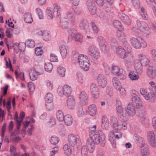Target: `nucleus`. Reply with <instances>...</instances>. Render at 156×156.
<instances>
[{
    "label": "nucleus",
    "instance_id": "obj_26",
    "mask_svg": "<svg viewBox=\"0 0 156 156\" xmlns=\"http://www.w3.org/2000/svg\"><path fill=\"white\" fill-rule=\"evenodd\" d=\"M109 121L107 117L105 116H103L102 119V123L101 126L104 130L107 129L109 126Z\"/></svg>",
    "mask_w": 156,
    "mask_h": 156
},
{
    "label": "nucleus",
    "instance_id": "obj_54",
    "mask_svg": "<svg viewBox=\"0 0 156 156\" xmlns=\"http://www.w3.org/2000/svg\"><path fill=\"white\" fill-rule=\"evenodd\" d=\"M50 141L52 144L55 145L59 142V140L57 137L54 136L51 137Z\"/></svg>",
    "mask_w": 156,
    "mask_h": 156
},
{
    "label": "nucleus",
    "instance_id": "obj_14",
    "mask_svg": "<svg viewBox=\"0 0 156 156\" xmlns=\"http://www.w3.org/2000/svg\"><path fill=\"white\" fill-rule=\"evenodd\" d=\"M109 140L112 143L115 144L116 141L115 139L116 138L119 139L121 138L122 136V133L120 132H117L115 134L112 132H110L109 134Z\"/></svg>",
    "mask_w": 156,
    "mask_h": 156
},
{
    "label": "nucleus",
    "instance_id": "obj_42",
    "mask_svg": "<svg viewBox=\"0 0 156 156\" xmlns=\"http://www.w3.org/2000/svg\"><path fill=\"white\" fill-rule=\"evenodd\" d=\"M56 116L57 119L59 121H63L65 118L63 113L61 110H58L56 113Z\"/></svg>",
    "mask_w": 156,
    "mask_h": 156
},
{
    "label": "nucleus",
    "instance_id": "obj_3",
    "mask_svg": "<svg viewBox=\"0 0 156 156\" xmlns=\"http://www.w3.org/2000/svg\"><path fill=\"white\" fill-rule=\"evenodd\" d=\"M123 46H119L116 48V52L118 56L123 58L126 56V53H129L131 51V48L129 44L127 41H124L122 44Z\"/></svg>",
    "mask_w": 156,
    "mask_h": 156
},
{
    "label": "nucleus",
    "instance_id": "obj_48",
    "mask_svg": "<svg viewBox=\"0 0 156 156\" xmlns=\"http://www.w3.org/2000/svg\"><path fill=\"white\" fill-rule=\"evenodd\" d=\"M101 50L104 53H107L109 50V47L107 42L99 47Z\"/></svg>",
    "mask_w": 156,
    "mask_h": 156
},
{
    "label": "nucleus",
    "instance_id": "obj_45",
    "mask_svg": "<svg viewBox=\"0 0 156 156\" xmlns=\"http://www.w3.org/2000/svg\"><path fill=\"white\" fill-rule=\"evenodd\" d=\"M45 85L49 90H52L53 88V84L51 81L47 80L45 81Z\"/></svg>",
    "mask_w": 156,
    "mask_h": 156
},
{
    "label": "nucleus",
    "instance_id": "obj_27",
    "mask_svg": "<svg viewBox=\"0 0 156 156\" xmlns=\"http://www.w3.org/2000/svg\"><path fill=\"white\" fill-rule=\"evenodd\" d=\"M97 110V108L96 106L94 104H92L89 106L88 112L90 115L94 116L96 114Z\"/></svg>",
    "mask_w": 156,
    "mask_h": 156
},
{
    "label": "nucleus",
    "instance_id": "obj_13",
    "mask_svg": "<svg viewBox=\"0 0 156 156\" xmlns=\"http://www.w3.org/2000/svg\"><path fill=\"white\" fill-rule=\"evenodd\" d=\"M130 42L132 45L135 48L139 49L142 47V45L140 40L132 37L130 38Z\"/></svg>",
    "mask_w": 156,
    "mask_h": 156
},
{
    "label": "nucleus",
    "instance_id": "obj_36",
    "mask_svg": "<svg viewBox=\"0 0 156 156\" xmlns=\"http://www.w3.org/2000/svg\"><path fill=\"white\" fill-rule=\"evenodd\" d=\"M90 66V63L89 62V60H87L86 61L83 62L80 66L85 71H87L89 70Z\"/></svg>",
    "mask_w": 156,
    "mask_h": 156
},
{
    "label": "nucleus",
    "instance_id": "obj_21",
    "mask_svg": "<svg viewBox=\"0 0 156 156\" xmlns=\"http://www.w3.org/2000/svg\"><path fill=\"white\" fill-rule=\"evenodd\" d=\"M149 83L151 85L149 88V90H151L150 95L154 98L155 97H156V83L152 81L150 82Z\"/></svg>",
    "mask_w": 156,
    "mask_h": 156
},
{
    "label": "nucleus",
    "instance_id": "obj_4",
    "mask_svg": "<svg viewBox=\"0 0 156 156\" xmlns=\"http://www.w3.org/2000/svg\"><path fill=\"white\" fill-rule=\"evenodd\" d=\"M88 51L91 58V61L95 64H97L98 63V58L100 57L98 48L94 45H91L89 47Z\"/></svg>",
    "mask_w": 156,
    "mask_h": 156
},
{
    "label": "nucleus",
    "instance_id": "obj_24",
    "mask_svg": "<svg viewBox=\"0 0 156 156\" xmlns=\"http://www.w3.org/2000/svg\"><path fill=\"white\" fill-rule=\"evenodd\" d=\"M147 74L151 78H154L156 76V68L154 67L150 66L147 71Z\"/></svg>",
    "mask_w": 156,
    "mask_h": 156
},
{
    "label": "nucleus",
    "instance_id": "obj_63",
    "mask_svg": "<svg viewBox=\"0 0 156 156\" xmlns=\"http://www.w3.org/2000/svg\"><path fill=\"white\" fill-rule=\"evenodd\" d=\"M147 135L149 140L156 138L154 133L152 131H149Z\"/></svg>",
    "mask_w": 156,
    "mask_h": 156
},
{
    "label": "nucleus",
    "instance_id": "obj_39",
    "mask_svg": "<svg viewBox=\"0 0 156 156\" xmlns=\"http://www.w3.org/2000/svg\"><path fill=\"white\" fill-rule=\"evenodd\" d=\"M119 76L120 79H125L126 78V73L122 69H119L118 73L116 75Z\"/></svg>",
    "mask_w": 156,
    "mask_h": 156
},
{
    "label": "nucleus",
    "instance_id": "obj_5",
    "mask_svg": "<svg viewBox=\"0 0 156 156\" xmlns=\"http://www.w3.org/2000/svg\"><path fill=\"white\" fill-rule=\"evenodd\" d=\"M111 123L113 128L115 130H119L121 129H125L126 128V124L125 120H119V121L115 117H112L111 118Z\"/></svg>",
    "mask_w": 156,
    "mask_h": 156
},
{
    "label": "nucleus",
    "instance_id": "obj_16",
    "mask_svg": "<svg viewBox=\"0 0 156 156\" xmlns=\"http://www.w3.org/2000/svg\"><path fill=\"white\" fill-rule=\"evenodd\" d=\"M90 90L93 97L94 98H98L100 97L98 89L96 84L92 83L91 84Z\"/></svg>",
    "mask_w": 156,
    "mask_h": 156
},
{
    "label": "nucleus",
    "instance_id": "obj_61",
    "mask_svg": "<svg viewBox=\"0 0 156 156\" xmlns=\"http://www.w3.org/2000/svg\"><path fill=\"white\" fill-rule=\"evenodd\" d=\"M132 65V61L131 60H126L125 61V65L127 69H130Z\"/></svg>",
    "mask_w": 156,
    "mask_h": 156
},
{
    "label": "nucleus",
    "instance_id": "obj_28",
    "mask_svg": "<svg viewBox=\"0 0 156 156\" xmlns=\"http://www.w3.org/2000/svg\"><path fill=\"white\" fill-rule=\"evenodd\" d=\"M88 60V57L86 55H80L77 58L76 60V62L80 66L84 62Z\"/></svg>",
    "mask_w": 156,
    "mask_h": 156
},
{
    "label": "nucleus",
    "instance_id": "obj_50",
    "mask_svg": "<svg viewBox=\"0 0 156 156\" xmlns=\"http://www.w3.org/2000/svg\"><path fill=\"white\" fill-rule=\"evenodd\" d=\"M145 113H144L143 115H142L140 113L139 114L140 117L142 119V121H144V123L145 124L146 127H148L149 124V121L148 119H146L145 117Z\"/></svg>",
    "mask_w": 156,
    "mask_h": 156
},
{
    "label": "nucleus",
    "instance_id": "obj_56",
    "mask_svg": "<svg viewBox=\"0 0 156 156\" xmlns=\"http://www.w3.org/2000/svg\"><path fill=\"white\" fill-rule=\"evenodd\" d=\"M36 12L38 15L40 19H43L44 18V14L42 10L40 8H37Z\"/></svg>",
    "mask_w": 156,
    "mask_h": 156
},
{
    "label": "nucleus",
    "instance_id": "obj_46",
    "mask_svg": "<svg viewBox=\"0 0 156 156\" xmlns=\"http://www.w3.org/2000/svg\"><path fill=\"white\" fill-rule=\"evenodd\" d=\"M77 80L78 83L81 84H83L84 82L83 77L80 73H77Z\"/></svg>",
    "mask_w": 156,
    "mask_h": 156
},
{
    "label": "nucleus",
    "instance_id": "obj_47",
    "mask_svg": "<svg viewBox=\"0 0 156 156\" xmlns=\"http://www.w3.org/2000/svg\"><path fill=\"white\" fill-rule=\"evenodd\" d=\"M53 66L52 64L50 62H47L45 63L44 69L45 71L48 72H51L53 69Z\"/></svg>",
    "mask_w": 156,
    "mask_h": 156
},
{
    "label": "nucleus",
    "instance_id": "obj_32",
    "mask_svg": "<svg viewBox=\"0 0 156 156\" xmlns=\"http://www.w3.org/2000/svg\"><path fill=\"white\" fill-rule=\"evenodd\" d=\"M59 48L62 58H66L67 54V49L66 46L64 45H61L59 46Z\"/></svg>",
    "mask_w": 156,
    "mask_h": 156
},
{
    "label": "nucleus",
    "instance_id": "obj_15",
    "mask_svg": "<svg viewBox=\"0 0 156 156\" xmlns=\"http://www.w3.org/2000/svg\"><path fill=\"white\" fill-rule=\"evenodd\" d=\"M116 108L118 113L119 114V120H123L122 119L120 118V116L124 113L126 112L125 111H123V108L122 107V106L121 104L120 101L118 100L116 101Z\"/></svg>",
    "mask_w": 156,
    "mask_h": 156
},
{
    "label": "nucleus",
    "instance_id": "obj_40",
    "mask_svg": "<svg viewBox=\"0 0 156 156\" xmlns=\"http://www.w3.org/2000/svg\"><path fill=\"white\" fill-rule=\"evenodd\" d=\"M26 45L28 47L33 48L35 46V43L34 40L31 39L27 40L25 42Z\"/></svg>",
    "mask_w": 156,
    "mask_h": 156
},
{
    "label": "nucleus",
    "instance_id": "obj_18",
    "mask_svg": "<svg viewBox=\"0 0 156 156\" xmlns=\"http://www.w3.org/2000/svg\"><path fill=\"white\" fill-rule=\"evenodd\" d=\"M136 109H140L142 107V104L140 98H132L131 103Z\"/></svg>",
    "mask_w": 156,
    "mask_h": 156
},
{
    "label": "nucleus",
    "instance_id": "obj_9",
    "mask_svg": "<svg viewBox=\"0 0 156 156\" xmlns=\"http://www.w3.org/2000/svg\"><path fill=\"white\" fill-rule=\"evenodd\" d=\"M145 29H143V33L146 36L148 35L151 33V30H154L156 31V23L155 22L149 23H146L144 26Z\"/></svg>",
    "mask_w": 156,
    "mask_h": 156
},
{
    "label": "nucleus",
    "instance_id": "obj_20",
    "mask_svg": "<svg viewBox=\"0 0 156 156\" xmlns=\"http://www.w3.org/2000/svg\"><path fill=\"white\" fill-rule=\"evenodd\" d=\"M119 16L121 20L125 24L127 25H130L131 23V21L129 16L124 13L120 12L119 13Z\"/></svg>",
    "mask_w": 156,
    "mask_h": 156
},
{
    "label": "nucleus",
    "instance_id": "obj_35",
    "mask_svg": "<svg viewBox=\"0 0 156 156\" xmlns=\"http://www.w3.org/2000/svg\"><path fill=\"white\" fill-rule=\"evenodd\" d=\"M140 92L141 94L144 97L154 98L153 96L150 95V93L151 92V90H149V92H147V91L144 88H140Z\"/></svg>",
    "mask_w": 156,
    "mask_h": 156
},
{
    "label": "nucleus",
    "instance_id": "obj_17",
    "mask_svg": "<svg viewBox=\"0 0 156 156\" xmlns=\"http://www.w3.org/2000/svg\"><path fill=\"white\" fill-rule=\"evenodd\" d=\"M52 10L53 15L56 16V17L60 18L61 17V9L59 6L57 4H54L53 5Z\"/></svg>",
    "mask_w": 156,
    "mask_h": 156
},
{
    "label": "nucleus",
    "instance_id": "obj_12",
    "mask_svg": "<svg viewBox=\"0 0 156 156\" xmlns=\"http://www.w3.org/2000/svg\"><path fill=\"white\" fill-rule=\"evenodd\" d=\"M98 85L102 87H105L107 84V79L105 76L102 74H99L97 78Z\"/></svg>",
    "mask_w": 156,
    "mask_h": 156
},
{
    "label": "nucleus",
    "instance_id": "obj_23",
    "mask_svg": "<svg viewBox=\"0 0 156 156\" xmlns=\"http://www.w3.org/2000/svg\"><path fill=\"white\" fill-rule=\"evenodd\" d=\"M142 65L143 64L139 60L135 61L134 69L139 74H141L143 72Z\"/></svg>",
    "mask_w": 156,
    "mask_h": 156
},
{
    "label": "nucleus",
    "instance_id": "obj_49",
    "mask_svg": "<svg viewBox=\"0 0 156 156\" xmlns=\"http://www.w3.org/2000/svg\"><path fill=\"white\" fill-rule=\"evenodd\" d=\"M129 76L132 80H136L138 79L139 77L138 75L136 74L134 72L131 71L129 74Z\"/></svg>",
    "mask_w": 156,
    "mask_h": 156
},
{
    "label": "nucleus",
    "instance_id": "obj_55",
    "mask_svg": "<svg viewBox=\"0 0 156 156\" xmlns=\"http://www.w3.org/2000/svg\"><path fill=\"white\" fill-rule=\"evenodd\" d=\"M97 41L99 47L106 42L104 39V38L101 36H99L98 37Z\"/></svg>",
    "mask_w": 156,
    "mask_h": 156
},
{
    "label": "nucleus",
    "instance_id": "obj_2",
    "mask_svg": "<svg viewBox=\"0 0 156 156\" xmlns=\"http://www.w3.org/2000/svg\"><path fill=\"white\" fill-rule=\"evenodd\" d=\"M76 23V17L72 11H69L65 14L64 18L61 19L60 23L61 27L63 28H66L68 24L75 25Z\"/></svg>",
    "mask_w": 156,
    "mask_h": 156
},
{
    "label": "nucleus",
    "instance_id": "obj_29",
    "mask_svg": "<svg viewBox=\"0 0 156 156\" xmlns=\"http://www.w3.org/2000/svg\"><path fill=\"white\" fill-rule=\"evenodd\" d=\"M139 9V12L142 18L145 20H147L148 19V16L145 9L143 6H140Z\"/></svg>",
    "mask_w": 156,
    "mask_h": 156
},
{
    "label": "nucleus",
    "instance_id": "obj_8",
    "mask_svg": "<svg viewBox=\"0 0 156 156\" xmlns=\"http://www.w3.org/2000/svg\"><path fill=\"white\" fill-rule=\"evenodd\" d=\"M68 141L71 147H76L77 144L80 141V138L77 134H70L68 136Z\"/></svg>",
    "mask_w": 156,
    "mask_h": 156
},
{
    "label": "nucleus",
    "instance_id": "obj_59",
    "mask_svg": "<svg viewBox=\"0 0 156 156\" xmlns=\"http://www.w3.org/2000/svg\"><path fill=\"white\" fill-rule=\"evenodd\" d=\"M50 60L52 62H57L58 61L57 56L54 53H51Z\"/></svg>",
    "mask_w": 156,
    "mask_h": 156
},
{
    "label": "nucleus",
    "instance_id": "obj_53",
    "mask_svg": "<svg viewBox=\"0 0 156 156\" xmlns=\"http://www.w3.org/2000/svg\"><path fill=\"white\" fill-rule=\"evenodd\" d=\"M73 37L76 41L79 42H83V36L80 33H78Z\"/></svg>",
    "mask_w": 156,
    "mask_h": 156
},
{
    "label": "nucleus",
    "instance_id": "obj_51",
    "mask_svg": "<svg viewBox=\"0 0 156 156\" xmlns=\"http://www.w3.org/2000/svg\"><path fill=\"white\" fill-rule=\"evenodd\" d=\"M42 36L43 39L45 41H48L50 39L49 33L47 30H44L43 32Z\"/></svg>",
    "mask_w": 156,
    "mask_h": 156
},
{
    "label": "nucleus",
    "instance_id": "obj_19",
    "mask_svg": "<svg viewBox=\"0 0 156 156\" xmlns=\"http://www.w3.org/2000/svg\"><path fill=\"white\" fill-rule=\"evenodd\" d=\"M138 58L140 60V62L142 63L144 65L146 66L149 65L150 61L144 54H140L138 55Z\"/></svg>",
    "mask_w": 156,
    "mask_h": 156
},
{
    "label": "nucleus",
    "instance_id": "obj_37",
    "mask_svg": "<svg viewBox=\"0 0 156 156\" xmlns=\"http://www.w3.org/2000/svg\"><path fill=\"white\" fill-rule=\"evenodd\" d=\"M75 100L74 98H68L67 101V105L69 109H73L75 106Z\"/></svg>",
    "mask_w": 156,
    "mask_h": 156
},
{
    "label": "nucleus",
    "instance_id": "obj_34",
    "mask_svg": "<svg viewBox=\"0 0 156 156\" xmlns=\"http://www.w3.org/2000/svg\"><path fill=\"white\" fill-rule=\"evenodd\" d=\"M24 21L27 23H31L33 22V19L31 14L29 12L25 13L23 16Z\"/></svg>",
    "mask_w": 156,
    "mask_h": 156
},
{
    "label": "nucleus",
    "instance_id": "obj_62",
    "mask_svg": "<svg viewBox=\"0 0 156 156\" xmlns=\"http://www.w3.org/2000/svg\"><path fill=\"white\" fill-rule=\"evenodd\" d=\"M28 86L30 92H33L35 90V87L34 84L32 82H29L28 84Z\"/></svg>",
    "mask_w": 156,
    "mask_h": 156
},
{
    "label": "nucleus",
    "instance_id": "obj_60",
    "mask_svg": "<svg viewBox=\"0 0 156 156\" xmlns=\"http://www.w3.org/2000/svg\"><path fill=\"white\" fill-rule=\"evenodd\" d=\"M25 116V113L23 112H22L20 115L19 118V122H18L17 123V126L18 125H19V127H20V123L22 121L23 118Z\"/></svg>",
    "mask_w": 156,
    "mask_h": 156
},
{
    "label": "nucleus",
    "instance_id": "obj_43",
    "mask_svg": "<svg viewBox=\"0 0 156 156\" xmlns=\"http://www.w3.org/2000/svg\"><path fill=\"white\" fill-rule=\"evenodd\" d=\"M57 71L58 74L61 76L63 77L65 76L66 73L65 68L61 66H59L58 68Z\"/></svg>",
    "mask_w": 156,
    "mask_h": 156
},
{
    "label": "nucleus",
    "instance_id": "obj_1",
    "mask_svg": "<svg viewBox=\"0 0 156 156\" xmlns=\"http://www.w3.org/2000/svg\"><path fill=\"white\" fill-rule=\"evenodd\" d=\"M105 137L104 133L101 130L94 132L93 135L87 140V146H83L81 149V154L82 156H87L89 151L92 152L94 149V144H100L103 147L105 143Z\"/></svg>",
    "mask_w": 156,
    "mask_h": 156
},
{
    "label": "nucleus",
    "instance_id": "obj_38",
    "mask_svg": "<svg viewBox=\"0 0 156 156\" xmlns=\"http://www.w3.org/2000/svg\"><path fill=\"white\" fill-rule=\"evenodd\" d=\"M64 152L65 154L68 156L70 155L71 154L72 149L68 144H66L63 147Z\"/></svg>",
    "mask_w": 156,
    "mask_h": 156
},
{
    "label": "nucleus",
    "instance_id": "obj_7",
    "mask_svg": "<svg viewBox=\"0 0 156 156\" xmlns=\"http://www.w3.org/2000/svg\"><path fill=\"white\" fill-rule=\"evenodd\" d=\"M136 108L131 105L130 103L127 104L126 109V112L123 113L120 116V118L123 120L127 119L129 117L133 116L136 113Z\"/></svg>",
    "mask_w": 156,
    "mask_h": 156
},
{
    "label": "nucleus",
    "instance_id": "obj_11",
    "mask_svg": "<svg viewBox=\"0 0 156 156\" xmlns=\"http://www.w3.org/2000/svg\"><path fill=\"white\" fill-rule=\"evenodd\" d=\"M87 5L89 11L91 14L94 15L96 13V8L93 0H88L87 2Z\"/></svg>",
    "mask_w": 156,
    "mask_h": 156
},
{
    "label": "nucleus",
    "instance_id": "obj_52",
    "mask_svg": "<svg viewBox=\"0 0 156 156\" xmlns=\"http://www.w3.org/2000/svg\"><path fill=\"white\" fill-rule=\"evenodd\" d=\"M134 137L137 143H141L142 144L143 143H144L143 138L139 135L135 134L134 135Z\"/></svg>",
    "mask_w": 156,
    "mask_h": 156
},
{
    "label": "nucleus",
    "instance_id": "obj_22",
    "mask_svg": "<svg viewBox=\"0 0 156 156\" xmlns=\"http://www.w3.org/2000/svg\"><path fill=\"white\" fill-rule=\"evenodd\" d=\"M79 27L81 29L85 30L87 32H89L90 29L87 21L86 20L82 19L80 21Z\"/></svg>",
    "mask_w": 156,
    "mask_h": 156
},
{
    "label": "nucleus",
    "instance_id": "obj_31",
    "mask_svg": "<svg viewBox=\"0 0 156 156\" xmlns=\"http://www.w3.org/2000/svg\"><path fill=\"white\" fill-rule=\"evenodd\" d=\"M114 27L119 31H122L124 30V27L122 26L121 22L118 20H116L113 22Z\"/></svg>",
    "mask_w": 156,
    "mask_h": 156
},
{
    "label": "nucleus",
    "instance_id": "obj_44",
    "mask_svg": "<svg viewBox=\"0 0 156 156\" xmlns=\"http://www.w3.org/2000/svg\"><path fill=\"white\" fill-rule=\"evenodd\" d=\"M136 23L137 26L139 27H140V30L143 33V29H145L144 26L146 24V23L144 22L141 21L139 20H137L136 21Z\"/></svg>",
    "mask_w": 156,
    "mask_h": 156
},
{
    "label": "nucleus",
    "instance_id": "obj_58",
    "mask_svg": "<svg viewBox=\"0 0 156 156\" xmlns=\"http://www.w3.org/2000/svg\"><path fill=\"white\" fill-rule=\"evenodd\" d=\"M74 12L76 15H79L81 14L82 12V9L79 7H76L73 9Z\"/></svg>",
    "mask_w": 156,
    "mask_h": 156
},
{
    "label": "nucleus",
    "instance_id": "obj_10",
    "mask_svg": "<svg viewBox=\"0 0 156 156\" xmlns=\"http://www.w3.org/2000/svg\"><path fill=\"white\" fill-rule=\"evenodd\" d=\"M39 69L40 70L38 71L37 68H36V71L33 70L30 72L29 75L30 79L31 80H36L37 79L38 75H41L43 73V70L40 67Z\"/></svg>",
    "mask_w": 156,
    "mask_h": 156
},
{
    "label": "nucleus",
    "instance_id": "obj_64",
    "mask_svg": "<svg viewBox=\"0 0 156 156\" xmlns=\"http://www.w3.org/2000/svg\"><path fill=\"white\" fill-rule=\"evenodd\" d=\"M43 53V51L41 47H37L35 48V54L37 55H41Z\"/></svg>",
    "mask_w": 156,
    "mask_h": 156
},
{
    "label": "nucleus",
    "instance_id": "obj_57",
    "mask_svg": "<svg viewBox=\"0 0 156 156\" xmlns=\"http://www.w3.org/2000/svg\"><path fill=\"white\" fill-rule=\"evenodd\" d=\"M77 114L79 117L82 116L83 115L84 112L83 110V108L82 106H80L77 108Z\"/></svg>",
    "mask_w": 156,
    "mask_h": 156
},
{
    "label": "nucleus",
    "instance_id": "obj_6",
    "mask_svg": "<svg viewBox=\"0 0 156 156\" xmlns=\"http://www.w3.org/2000/svg\"><path fill=\"white\" fill-rule=\"evenodd\" d=\"M72 91L71 87L67 85H65L63 87L59 86L57 89V93L58 95L63 97H72Z\"/></svg>",
    "mask_w": 156,
    "mask_h": 156
},
{
    "label": "nucleus",
    "instance_id": "obj_30",
    "mask_svg": "<svg viewBox=\"0 0 156 156\" xmlns=\"http://www.w3.org/2000/svg\"><path fill=\"white\" fill-rule=\"evenodd\" d=\"M19 125H18L14 131L11 134V137L12 139L14 140L16 142H17L20 140V138L18 136V133L19 132Z\"/></svg>",
    "mask_w": 156,
    "mask_h": 156
},
{
    "label": "nucleus",
    "instance_id": "obj_41",
    "mask_svg": "<svg viewBox=\"0 0 156 156\" xmlns=\"http://www.w3.org/2000/svg\"><path fill=\"white\" fill-rule=\"evenodd\" d=\"M46 12L48 16V19H52L53 17V16H55L53 14L52 8L50 7H48L47 8Z\"/></svg>",
    "mask_w": 156,
    "mask_h": 156
},
{
    "label": "nucleus",
    "instance_id": "obj_33",
    "mask_svg": "<svg viewBox=\"0 0 156 156\" xmlns=\"http://www.w3.org/2000/svg\"><path fill=\"white\" fill-rule=\"evenodd\" d=\"M63 121H64L65 124L68 126L71 125L73 121L72 116L69 115L65 116V118Z\"/></svg>",
    "mask_w": 156,
    "mask_h": 156
},
{
    "label": "nucleus",
    "instance_id": "obj_25",
    "mask_svg": "<svg viewBox=\"0 0 156 156\" xmlns=\"http://www.w3.org/2000/svg\"><path fill=\"white\" fill-rule=\"evenodd\" d=\"M141 153L142 156H149V152L148 148L145 143L141 144Z\"/></svg>",
    "mask_w": 156,
    "mask_h": 156
}]
</instances>
